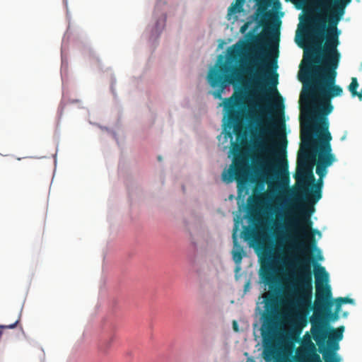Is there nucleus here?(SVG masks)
I'll return each mask as SVG.
<instances>
[{
	"mask_svg": "<svg viewBox=\"0 0 362 362\" xmlns=\"http://www.w3.org/2000/svg\"><path fill=\"white\" fill-rule=\"evenodd\" d=\"M315 277V300L314 302V313L332 303L331 287L328 284L329 274L325 268L318 264H313Z\"/></svg>",
	"mask_w": 362,
	"mask_h": 362,
	"instance_id": "obj_9",
	"label": "nucleus"
},
{
	"mask_svg": "<svg viewBox=\"0 0 362 362\" xmlns=\"http://www.w3.org/2000/svg\"><path fill=\"white\" fill-rule=\"evenodd\" d=\"M297 262L299 272L296 278V294L299 303L309 306L313 297L311 259L306 255L303 258L298 259Z\"/></svg>",
	"mask_w": 362,
	"mask_h": 362,
	"instance_id": "obj_7",
	"label": "nucleus"
},
{
	"mask_svg": "<svg viewBox=\"0 0 362 362\" xmlns=\"http://www.w3.org/2000/svg\"><path fill=\"white\" fill-rule=\"evenodd\" d=\"M358 87V83L357 81V78L355 77H353L351 78V82L349 86V90L351 92L352 96H356L358 93L357 92V88Z\"/></svg>",
	"mask_w": 362,
	"mask_h": 362,
	"instance_id": "obj_21",
	"label": "nucleus"
},
{
	"mask_svg": "<svg viewBox=\"0 0 362 362\" xmlns=\"http://www.w3.org/2000/svg\"><path fill=\"white\" fill-rule=\"evenodd\" d=\"M255 199L258 203L262 204V202H264L265 199H267V196L266 194H262V193L259 194L258 197L255 198Z\"/></svg>",
	"mask_w": 362,
	"mask_h": 362,
	"instance_id": "obj_27",
	"label": "nucleus"
},
{
	"mask_svg": "<svg viewBox=\"0 0 362 362\" xmlns=\"http://www.w3.org/2000/svg\"><path fill=\"white\" fill-rule=\"evenodd\" d=\"M243 235L245 240H252L255 238V232L250 228H246L243 231Z\"/></svg>",
	"mask_w": 362,
	"mask_h": 362,
	"instance_id": "obj_23",
	"label": "nucleus"
},
{
	"mask_svg": "<svg viewBox=\"0 0 362 362\" xmlns=\"http://www.w3.org/2000/svg\"><path fill=\"white\" fill-rule=\"evenodd\" d=\"M284 107L282 103L279 104V105H276V108L277 110L279 108V111H278V110L276 111V115H279L281 117V121L279 122H276V124L272 123V119L269 118L268 120H267L265 124L264 125H262V118L260 117V116L257 115L256 114H252L250 112L248 114L247 119L250 124H252L253 122L255 124L256 126L259 127V131L260 133L267 134V135H269V136L272 134V132L270 129V127H275L274 124H276L278 131L282 132L281 133L279 132L277 135L278 139L279 140V148L280 151H283L284 155H285L286 148V145H287V141H286V134L284 133L285 123L283 119Z\"/></svg>",
	"mask_w": 362,
	"mask_h": 362,
	"instance_id": "obj_11",
	"label": "nucleus"
},
{
	"mask_svg": "<svg viewBox=\"0 0 362 362\" xmlns=\"http://www.w3.org/2000/svg\"><path fill=\"white\" fill-rule=\"evenodd\" d=\"M272 6L276 11L280 10L281 8V4L279 0H272Z\"/></svg>",
	"mask_w": 362,
	"mask_h": 362,
	"instance_id": "obj_25",
	"label": "nucleus"
},
{
	"mask_svg": "<svg viewBox=\"0 0 362 362\" xmlns=\"http://www.w3.org/2000/svg\"><path fill=\"white\" fill-rule=\"evenodd\" d=\"M308 362H322L319 354L313 353L310 355Z\"/></svg>",
	"mask_w": 362,
	"mask_h": 362,
	"instance_id": "obj_24",
	"label": "nucleus"
},
{
	"mask_svg": "<svg viewBox=\"0 0 362 362\" xmlns=\"http://www.w3.org/2000/svg\"><path fill=\"white\" fill-rule=\"evenodd\" d=\"M245 46L242 44H236L228 49V59L233 62H237L243 54Z\"/></svg>",
	"mask_w": 362,
	"mask_h": 362,
	"instance_id": "obj_19",
	"label": "nucleus"
},
{
	"mask_svg": "<svg viewBox=\"0 0 362 362\" xmlns=\"http://www.w3.org/2000/svg\"><path fill=\"white\" fill-rule=\"evenodd\" d=\"M243 96L240 94L233 93L232 96L225 99L223 103L226 115L224 116V125L229 129H233L234 134L239 136L241 134V120L243 111Z\"/></svg>",
	"mask_w": 362,
	"mask_h": 362,
	"instance_id": "obj_10",
	"label": "nucleus"
},
{
	"mask_svg": "<svg viewBox=\"0 0 362 362\" xmlns=\"http://www.w3.org/2000/svg\"><path fill=\"white\" fill-rule=\"evenodd\" d=\"M264 308L261 329L264 346L263 357L267 362H284L279 358V352L272 334L276 322L277 314V302L274 296H265Z\"/></svg>",
	"mask_w": 362,
	"mask_h": 362,
	"instance_id": "obj_5",
	"label": "nucleus"
},
{
	"mask_svg": "<svg viewBox=\"0 0 362 362\" xmlns=\"http://www.w3.org/2000/svg\"><path fill=\"white\" fill-rule=\"evenodd\" d=\"M311 333L313 339L319 347L320 352L322 354L325 362H339V358L329 354L326 345V339L327 337V330L326 326L319 324L316 325L315 321H312Z\"/></svg>",
	"mask_w": 362,
	"mask_h": 362,
	"instance_id": "obj_12",
	"label": "nucleus"
},
{
	"mask_svg": "<svg viewBox=\"0 0 362 362\" xmlns=\"http://www.w3.org/2000/svg\"><path fill=\"white\" fill-rule=\"evenodd\" d=\"M318 259H320V260L322 259V257L321 256V255H319Z\"/></svg>",
	"mask_w": 362,
	"mask_h": 362,
	"instance_id": "obj_32",
	"label": "nucleus"
},
{
	"mask_svg": "<svg viewBox=\"0 0 362 362\" xmlns=\"http://www.w3.org/2000/svg\"><path fill=\"white\" fill-rule=\"evenodd\" d=\"M310 214H301L298 217H293L289 221L290 233L281 240L289 242V249L300 248L305 255H309L312 249H316L315 233L320 234L317 230H312L313 222Z\"/></svg>",
	"mask_w": 362,
	"mask_h": 362,
	"instance_id": "obj_4",
	"label": "nucleus"
},
{
	"mask_svg": "<svg viewBox=\"0 0 362 362\" xmlns=\"http://www.w3.org/2000/svg\"><path fill=\"white\" fill-rule=\"evenodd\" d=\"M351 0H337L331 6V0H317L318 9L323 16L313 21V33L320 43L326 40L323 48L319 50L339 53L337 47L339 45V31L337 24L344 13V8Z\"/></svg>",
	"mask_w": 362,
	"mask_h": 362,
	"instance_id": "obj_3",
	"label": "nucleus"
},
{
	"mask_svg": "<svg viewBox=\"0 0 362 362\" xmlns=\"http://www.w3.org/2000/svg\"><path fill=\"white\" fill-rule=\"evenodd\" d=\"M322 124L324 133L322 134V138L319 148L327 149V151H332V147L330 144L332 136L328 130L329 124L327 120L325 119V120L322 122Z\"/></svg>",
	"mask_w": 362,
	"mask_h": 362,
	"instance_id": "obj_18",
	"label": "nucleus"
},
{
	"mask_svg": "<svg viewBox=\"0 0 362 362\" xmlns=\"http://www.w3.org/2000/svg\"><path fill=\"white\" fill-rule=\"evenodd\" d=\"M333 305V303H331L325 308H322L321 309H319L318 312L317 313H315V315H319L318 318H312L311 320H315L316 322L318 323L319 320L325 322L323 321V317H326L328 320L331 321H336L339 318V313L340 310H337V306L335 307V311H332V306Z\"/></svg>",
	"mask_w": 362,
	"mask_h": 362,
	"instance_id": "obj_15",
	"label": "nucleus"
},
{
	"mask_svg": "<svg viewBox=\"0 0 362 362\" xmlns=\"http://www.w3.org/2000/svg\"><path fill=\"white\" fill-rule=\"evenodd\" d=\"M233 249L232 250V256L233 260L237 265H240L241 264L243 256L245 255V252L243 250V247L238 243L237 237L235 235V232H234L233 235Z\"/></svg>",
	"mask_w": 362,
	"mask_h": 362,
	"instance_id": "obj_17",
	"label": "nucleus"
},
{
	"mask_svg": "<svg viewBox=\"0 0 362 362\" xmlns=\"http://www.w3.org/2000/svg\"><path fill=\"white\" fill-rule=\"evenodd\" d=\"M356 96H358V98H359L360 100H361V99H362V88H361V90L358 92V95H357Z\"/></svg>",
	"mask_w": 362,
	"mask_h": 362,
	"instance_id": "obj_30",
	"label": "nucleus"
},
{
	"mask_svg": "<svg viewBox=\"0 0 362 362\" xmlns=\"http://www.w3.org/2000/svg\"><path fill=\"white\" fill-rule=\"evenodd\" d=\"M335 160V156L332 153V151L319 148L317 163L329 167Z\"/></svg>",
	"mask_w": 362,
	"mask_h": 362,
	"instance_id": "obj_16",
	"label": "nucleus"
},
{
	"mask_svg": "<svg viewBox=\"0 0 362 362\" xmlns=\"http://www.w3.org/2000/svg\"><path fill=\"white\" fill-rule=\"evenodd\" d=\"M336 305L337 306V310L341 309V306L343 303H350L353 304L354 303V299L350 298L349 297H339L335 299Z\"/></svg>",
	"mask_w": 362,
	"mask_h": 362,
	"instance_id": "obj_22",
	"label": "nucleus"
},
{
	"mask_svg": "<svg viewBox=\"0 0 362 362\" xmlns=\"http://www.w3.org/2000/svg\"><path fill=\"white\" fill-rule=\"evenodd\" d=\"M312 321L316 322L315 320H311L310 322H312ZM315 324L316 325H319V324L323 325L324 326H326L327 330L329 329L327 322H322L319 320L318 323L315 322ZM344 330V327L343 326H341V327H338L337 329H332L329 334V331H327V338L328 337V339H329L327 341V345L334 351L337 350L339 349L338 341L342 339ZM326 343H327V341H326Z\"/></svg>",
	"mask_w": 362,
	"mask_h": 362,
	"instance_id": "obj_14",
	"label": "nucleus"
},
{
	"mask_svg": "<svg viewBox=\"0 0 362 362\" xmlns=\"http://www.w3.org/2000/svg\"><path fill=\"white\" fill-rule=\"evenodd\" d=\"M240 73L235 66L222 63L217 68L210 69L208 74V81L211 87L218 88L213 95L216 98H221L226 87L233 83L238 79Z\"/></svg>",
	"mask_w": 362,
	"mask_h": 362,
	"instance_id": "obj_8",
	"label": "nucleus"
},
{
	"mask_svg": "<svg viewBox=\"0 0 362 362\" xmlns=\"http://www.w3.org/2000/svg\"><path fill=\"white\" fill-rule=\"evenodd\" d=\"M340 58V53L319 50L316 47L304 52L305 65L300 69L299 80L303 83L305 91L300 98L307 103H319L311 112L310 122L327 119L320 116L330 114L333 110L331 100L343 93L342 88L335 84Z\"/></svg>",
	"mask_w": 362,
	"mask_h": 362,
	"instance_id": "obj_1",
	"label": "nucleus"
},
{
	"mask_svg": "<svg viewBox=\"0 0 362 362\" xmlns=\"http://www.w3.org/2000/svg\"><path fill=\"white\" fill-rule=\"evenodd\" d=\"M262 150H264L265 152H267L269 154H272L274 153L272 148L270 147L262 148Z\"/></svg>",
	"mask_w": 362,
	"mask_h": 362,
	"instance_id": "obj_28",
	"label": "nucleus"
},
{
	"mask_svg": "<svg viewBox=\"0 0 362 362\" xmlns=\"http://www.w3.org/2000/svg\"><path fill=\"white\" fill-rule=\"evenodd\" d=\"M249 362H253V361H252H252H249Z\"/></svg>",
	"mask_w": 362,
	"mask_h": 362,
	"instance_id": "obj_35",
	"label": "nucleus"
},
{
	"mask_svg": "<svg viewBox=\"0 0 362 362\" xmlns=\"http://www.w3.org/2000/svg\"><path fill=\"white\" fill-rule=\"evenodd\" d=\"M158 160H161V157L160 156H158Z\"/></svg>",
	"mask_w": 362,
	"mask_h": 362,
	"instance_id": "obj_33",
	"label": "nucleus"
},
{
	"mask_svg": "<svg viewBox=\"0 0 362 362\" xmlns=\"http://www.w3.org/2000/svg\"><path fill=\"white\" fill-rule=\"evenodd\" d=\"M252 21H247L240 28V31L241 33H245L247 30L248 29L250 25L251 24Z\"/></svg>",
	"mask_w": 362,
	"mask_h": 362,
	"instance_id": "obj_26",
	"label": "nucleus"
},
{
	"mask_svg": "<svg viewBox=\"0 0 362 362\" xmlns=\"http://www.w3.org/2000/svg\"><path fill=\"white\" fill-rule=\"evenodd\" d=\"M272 172H276V168L271 160L267 162V165L262 163V176L264 181L268 182L269 178H272Z\"/></svg>",
	"mask_w": 362,
	"mask_h": 362,
	"instance_id": "obj_20",
	"label": "nucleus"
},
{
	"mask_svg": "<svg viewBox=\"0 0 362 362\" xmlns=\"http://www.w3.org/2000/svg\"><path fill=\"white\" fill-rule=\"evenodd\" d=\"M283 170L285 171V173L288 175V166L287 164L285 165V166L283 168Z\"/></svg>",
	"mask_w": 362,
	"mask_h": 362,
	"instance_id": "obj_31",
	"label": "nucleus"
},
{
	"mask_svg": "<svg viewBox=\"0 0 362 362\" xmlns=\"http://www.w3.org/2000/svg\"><path fill=\"white\" fill-rule=\"evenodd\" d=\"M261 281L268 285L270 290H275L279 284V278L276 275V269L270 257L265 262H262L259 269Z\"/></svg>",
	"mask_w": 362,
	"mask_h": 362,
	"instance_id": "obj_13",
	"label": "nucleus"
},
{
	"mask_svg": "<svg viewBox=\"0 0 362 362\" xmlns=\"http://www.w3.org/2000/svg\"><path fill=\"white\" fill-rule=\"evenodd\" d=\"M300 138L302 144L298 153L297 165L293 177L296 181L298 192L305 197L307 205L311 206L310 213L314 211L313 205L322 198V178L327 173V166L316 163V173L320 179L315 183L313 167L315 156L310 152L312 134L311 127L305 128L302 124Z\"/></svg>",
	"mask_w": 362,
	"mask_h": 362,
	"instance_id": "obj_2",
	"label": "nucleus"
},
{
	"mask_svg": "<svg viewBox=\"0 0 362 362\" xmlns=\"http://www.w3.org/2000/svg\"><path fill=\"white\" fill-rule=\"evenodd\" d=\"M250 167L243 157H235L228 170L222 173V180L230 183L237 182L238 194L244 197L249 194Z\"/></svg>",
	"mask_w": 362,
	"mask_h": 362,
	"instance_id": "obj_6",
	"label": "nucleus"
},
{
	"mask_svg": "<svg viewBox=\"0 0 362 362\" xmlns=\"http://www.w3.org/2000/svg\"><path fill=\"white\" fill-rule=\"evenodd\" d=\"M233 329H234L235 331H238V324H237V322L235 321L233 322Z\"/></svg>",
	"mask_w": 362,
	"mask_h": 362,
	"instance_id": "obj_29",
	"label": "nucleus"
},
{
	"mask_svg": "<svg viewBox=\"0 0 362 362\" xmlns=\"http://www.w3.org/2000/svg\"><path fill=\"white\" fill-rule=\"evenodd\" d=\"M249 362H253V361H252H252H249Z\"/></svg>",
	"mask_w": 362,
	"mask_h": 362,
	"instance_id": "obj_34",
	"label": "nucleus"
}]
</instances>
